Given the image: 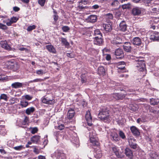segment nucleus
Here are the masks:
<instances>
[{
    "instance_id": "e2e57ef3",
    "label": "nucleus",
    "mask_w": 159,
    "mask_h": 159,
    "mask_svg": "<svg viewBox=\"0 0 159 159\" xmlns=\"http://www.w3.org/2000/svg\"><path fill=\"white\" fill-rule=\"evenodd\" d=\"M130 7V5L129 4H124L122 6L123 9H129Z\"/></svg>"
},
{
    "instance_id": "5fc2aeb1",
    "label": "nucleus",
    "mask_w": 159,
    "mask_h": 159,
    "mask_svg": "<svg viewBox=\"0 0 159 159\" xmlns=\"http://www.w3.org/2000/svg\"><path fill=\"white\" fill-rule=\"evenodd\" d=\"M106 17L107 18L109 19H112L113 18V15L110 13H108L106 15Z\"/></svg>"
},
{
    "instance_id": "2eb2a0df",
    "label": "nucleus",
    "mask_w": 159,
    "mask_h": 159,
    "mask_svg": "<svg viewBox=\"0 0 159 159\" xmlns=\"http://www.w3.org/2000/svg\"><path fill=\"white\" fill-rule=\"evenodd\" d=\"M90 143H92V145L93 147H98L100 146L99 143L96 140L94 137L91 136L90 132Z\"/></svg>"
},
{
    "instance_id": "4468645a",
    "label": "nucleus",
    "mask_w": 159,
    "mask_h": 159,
    "mask_svg": "<svg viewBox=\"0 0 159 159\" xmlns=\"http://www.w3.org/2000/svg\"><path fill=\"white\" fill-rule=\"evenodd\" d=\"M123 49L127 52H130L132 49L131 44L129 42H125L123 45Z\"/></svg>"
},
{
    "instance_id": "9d476101",
    "label": "nucleus",
    "mask_w": 159,
    "mask_h": 159,
    "mask_svg": "<svg viewBox=\"0 0 159 159\" xmlns=\"http://www.w3.org/2000/svg\"><path fill=\"white\" fill-rule=\"evenodd\" d=\"M129 145L130 147L133 149H136L137 148L138 145L136 143V139L133 138H130L129 139Z\"/></svg>"
},
{
    "instance_id": "0e129e2a",
    "label": "nucleus",
    "mask_w": 159,
    "mask_h": 159,
    "mask_svg": "<svg viewBox=\"0 0 159 159\" xmlns=\"http://www.w3.org/2000/svg\"><path fill=\"white\" fill-rule=\"evenodd\" d=\"M32 142L29 141L27 143L25 147L27 148H33V146H30L29 145H31L32 144Z\"/></svg>"
},
{
    "instance_id": "39448f33",
    "label": "nucleus",
    "mask_w": 159,
    "mask_h": 159,
    "mask_svg": "<svg viewBox=\"0 0 159 159\" xmlns=\"http://www.w3.org/2000/svg\"><path fill=\"white\" fill-rule=\"evenodd\" d=\"M130 130L134 136L138 137L140 134V133L139 129L134 126H131L130 127Z\"/></svg>"
},
{
    "instance_id": "bf43d9fd",
    "label": "nucleus",
    "mask_w": 159,
    "mask_h": 159,
    "mask_svg": "<svg viewBox=\"0 0 159 159\" xmlns=\"http://www.w3.org/2000/svg\"><path fill=\"white\" fill-rule=\"evenodd\" d=\"M81 81L82 83H85L86 82L87 79L85 75H81Z\"/></svg>"
},
{
    "instance_id": "f3484780",
    "label": "nucleus",
    "mask_w": 159,
    "mask_h": 159,
    "mask_svg": "<svg viewBox=\"0 0 159 159\" xmlns=\"http://www.w3.org/2000/svg\"><path fill=\"white\" fill-rule=\"evenodd\" d=\"M98 74L101 76H103L106 75V70L103 66H99L98 68Z\"/></svg>"
},
{
    "instance_id": "7ed1b4c3",
    "label": "nucleus",
    "mask_w": 159,
    "mask_h": 159,
    "mask_svg": "<svg viewBox=\"0 0 159 159\" xmlns=\"http://www.w3.org/2000/svg\"><path fill=\"white\" fill-rule=\"evenodd\" d=\"M136 61L137 63L135 66L137 69L140 72H143L144 74L143 75H145L147 73L145 61L144 60H136Z\"/></svg>"
},
{
    "instance_id": "4d7b16f0",
    "label": "nucleus",
    "mask_w": 159,
    "mask_h": 159,
    "mask_svg": "<svg viewBox=\"0 0 159 159\" xmlns=\"http://www.w3.org/2000/svg\"><path fill=\"white\" fill-rule=\"evenodd\" d=\"M150 111L151 112L155 114H158L159 112V110L154 109L153 108H151L150 109Z\"/></svg>"
},
{
    "instance_id": "052dcab7",
    "label": "nucleus",
    "mask_w": 159,
    "mask_h": 159,
    "mask_svg": "<svg viewBox=\"0 0 159 159\" xmlns=\"http://www.w3.org/2000/svg\"><path fill=\"white\" fill-rule=\"evenodd\" d=\"M66 56L70 58H74V57H75V55L72 54L71 53H66Z\"/></svg>"
},
{
    "instance_id": "de8ad7c7",
    "label": "nucleus",
    "mask_w": 159,
    "mask_h": 159,
    "mask_svg": "<svg viewBox=\"0 0 159 159\" xmlns=\"http://www.w3.org/2000/svg\"><path fill=\"white\" fill-rule=\"evenodd\" d=\"M7 27L5 25L0 23V29L3 30H7Z\"/></svg>"
},
{
    "instance_id": "6ab92c4d",
    "label": "nucleus",
    "mask_w": 159,
    "mask_h": 159,
    "mask_svg": "<svg viewBox=\"0 0 159 159\" xmlns=\"http://www.w3.org/2000/svg\"><path fill=\"white\" fill-rule=\"evenodd\" d=\"M42 102L44 103L52 105L55 103V100L54 99H49L48 97L44 98L42 99Z\"/></svg>"
},
{
    "instance_id": "338daca9",
    "label": "nucleus",
    "mask_w": 159,
    "mask_h": 159,
    "mask_svg": "<svg viewBox=\"0 0 159 159\" xmlns=\"http://www.w3.org/2000/svg\"><path fill=\"white\" fill-rule=\"evenodd\" d=\"M53 19L55 22H56L58 19V16L57 15H54L53 16Z\"/></svg>"
},
{
    "instance_id": "680f3d73",
    "label": "nucleus",
    "mask_w": 159,
    "mask_h": 159,
    "mask_svg": "<svg viewBox=\"0 0 159 159\" xmlns=\"http://www.w3.org/2000/svg\"><path fill=\"white\" fill-rule=\"evenodd\" d=\"M65 128L64 125L63 124H61L58 126L57 129L60 130H62Z\"/></svg>"
},
{
    "instance_id": "49530a36",
    "label": "nucleus",
    "mask_w": 159,
    "mask_h": 159,
    "mask_svg": "<svg viewBox=\"0 0 159 159\" xmlns=\"http://www.w3.org/2000/svg\"><path fill=\"white\" fill-rule=\"evenodd\" d=\"M62 30L64 32H67L70 30V28L67 26H64L62 27Z\"/></svg>"
},
{
    "instance_id": "5701e85b",
    "label": "nucleus",
    "mask_w": 159,
    "mask_h": 159,
    "mask_svg": "<svg viewBox=\"0 0 159 159\" xmlns=\"http://www.w3.org/2000/svg\"><path fill=\"white\" fill-rule=\"evenodd\" d=\"M23 84V83L15 82L11 84V87L13 88L18 89L22 87Z\"/></svg>"
},
{
    "instance_id": "a19ab883",
    "label": "nucleus",
    "mask_w": 159,
    "mask_h": 159,
    "mask_svg": "<svg viewBox=\"0 0 159 159\" xmlns=\"http://www.w3.org/2000/svg\"><path fill=\"white\" fill-rule=\"evenodd\" d=\"M94 35L95 36L98 35V36H100V35L102 36V34L100 32L99 30L97 29H96L94 31Z\"/></svg>"
},
{
    "instance_id": "473e14b6",
    "label": "nucleus",
    "mask_w": 159,
    "mask_h": 159,
    "mask_svg": "<svg viewBox=\"0 0 159 159\" xmlns=\"http://www.w3.org/2000/svg\"><path fill=\"white\" fill-rule=\"evenodd\" d=\"M150 104L152 105H157L159 103L158 99L153 98L150 99Z\"/></svg>"
},
{
    "instance_id": "4c0bfd02",
    "label": "nucleus",
    "mask_w": 159,
    "mask_h": 159,
    "mask_svg": "<svg viewBox=\"0 0 159 159\" xmlns=\"http://www.w3.org/2000/svg\"><path fill=\"white\" fill-rule=\"evenodd\" d=\"M66 157L65 154L61 152H58L57 157L58 159H65Z\"/></svg>"
},
{
    "instance_id": "0eeeda50",
    "label": "nucleus",
    "mask_w": 159,
    "mask_h": 159,
    "mask_svg": "<svg viewBox=\"0 0 159 159\" xmlns=\"http://www.w3.org/2000/svg\"><path fill=\"white\" fill-rule=\"evenodd\" d=\"M142 8L136 7H134L132 10L131 12L132 14L134 16H139L141 13Z\"/></svg>"
},
{
    "instance_id": "c756f323",
    "label": "nucleus",
    "mask_w": 159,
    "mask_h": 159,
    "mask_svg": "<svg viewBox=\"0 0 159 159\" xmlns=\"http://www.w3.org/2000/svg\"><path fill=\"white\" fill-rule=\"evenodd\" d=\"M157 35L158 34L157 32H153L150 36V39L153 41H157L158 36H157Z\"/></svg>"
},
{
    "instance_id": "f257e3e1",
    "label": "nucleus",
    "mask_w": 159,
    "mask_h": 159,
    "mask_svg": "<svg viewBox=\"0 0 159 159\" xmlns=\"http://www.w3.org/2000/svg\"><path fill=\"white\" fill-rule=\"evenodd\" d=\"M98 117L101 120L105 122H109L111 117L109 114V110L105 107L101 108L98 114Z\"/></svg>"
},
{
    "instance_id": "6e6552de",
    "label": "nucleus",
    "mask_w": 159,
    "mask_h": 159,
    "mask_svg": "<svg viewBox=\"0 0 159 159\" xmlns=\"http://www.w3.org/2000/svg\"><path fill=\"white\" fill-rule=\"evenodd\" d=\"M8 67L13 71H16L19 69L20 66L17 62H11L8 66Z\"/></svg>"
},
{
    "instance_id": "c03bdc74",
    "label": "nucleus",
    "mask_w": 159,
    "mask_h": 159,
    "mask_svg": "<svg viewBox=\"0 0 159 159\" xmlns=\"http://www.w3.org/2000/svg\"><path fill=\"white\" fill-rule=\"evenodd\" d=\"M119 134L120 137L123 139H124L126 138V136L122 130L119 131Z\"/></svg>"
},
{
    "instance_id": "bb28decb",
    "label": "nucleus",
    "mask_w": 159,
    "mask_h": 159,
    "mask_svg": "<svg viewBox=\"0 0 159 159\" xmlns=\"http://www.w3.org/2000/svg\"><path fill=\"white\" fill-rule=\"evenodd\" d=\"M129 108L133 111H136L138 110L139 107L138 105L136 103L130 104L129 105Z\"/></svg>"
},
{
    "instance_id": "13d9d810",
    "label": "nucleus",
    "mask_w": 159,
    "mask_h": 159,
    "mask_svg": "<svg viewBox=\"0 0 159 159\" xmlns=\"http://www.w3.org/2000/svg\"><path fill=\"white\" fill-rule=\"evenodd\" d=\"M38 131V128L37 127H34L32 128L31 133L32 134H34L37 133Z\"/></svg>"
},
{
    "instance_id": "72a5a7b5",
    "label": "nucleus",
    "mask_w": 159,
    "mask_h": 159,
    "mask_svg": "<svg viewBox=\"0 0 159 159\" xmlns=\"http://www.w3.org/2000/svg\"><path fill=\"white\" fill-rule=\"evenodd\" d=\"M103 27L104 30L106 31L110 32L111 30V26L109 24L104 25Z\"/></svg>"
},
{
    "instance_id": "1a4fd4ad",
    "label": "nucleus",
    "mask_w": 159,
    "mask_h": 159,
    "mask_svg": "<svg viewBox=\"0 0 159 159\" xmlns=\"http://www.w3.org/2000/svg\"><path fill=\"white\" fill-rule=\"evenodd\" d=\"M103 42L102 36V35L96 36L93 40L94 43L97 45H101L103 43Z\"/></svg>"
},
{
    "instance_id": "8fccbe9b",
    "label": "nucleus",
    "mask_w": 159,
    "mask_h": 159,
    "mask_svg": "<svg viewBox=\"0 0 159 159\" xmlns=\"http://www.w3.org/2000/svg\"><path fill=\"white\" fill-rule=\"evenodd\" d=\"M46 0H39L38 2L39 4L42 7L44 6Z\"/></svg>"
},
{
    "instance_id": "4be33fe9",
    "label": "nucleus",
    "mask_w": 159,
    "mask_h": 159,
    "mask_svg": "<svg viewBox=\"0 0 159 159\" xmlns=\"http://www.w3.org/2000/svg\"><path fill=\"white\" fill-rule=\"evenodd\" d=\"M125 153L128 157L130 159H132L133 157L132 151L128 148H126L125 149Z\"/></svg>"
},
{
    "instance_id": "864d4df0",
    "label": "nucleus",
    "mask_w": 159,
    "mask_h": 159,
    "mask_svg": "<svg viewBox=\"0 0 159 159\" xmlns=\"http://www.w3.org/2000/svg\"><path fill=\"white\" fill-rule=\"evenodd\" d=\"M150 156L152 159H157V158L158 155L155 152L151 154Z\"/></svg>"
},
{
    "instance_id": "a878e982",
    "label": "nucleus",
    "mask_w": 159,
    "mask_h": 159,
    "mask_svg": "<svg viewBox=\"0 0 159 159\" xmlns=\"http://www.w3.org/2000/svg\"><path fill=\"white\" fill-rule=\"evenodd\" d=\"M40 139V136L35 135L31 137L30 140L33 143L37 144L39 141Z\"/></svg>"
},
{
    "instance_id": "a18cd8bd",
    "label": "nucleus",
    "mask_w": 159,
    "mask_h": 159,
    "mask_svg": "<svg viewBox=\"0 0 159 159\" xmlns=\"http://www.w3.org/2000/svg\"><path fill=\"white\" fill-rule=\"evenodd\" d=\"M119 3V2L118 0H114L111 4V6L113 7H116L118 5Z\"/></svg>"
},
{
    "instance_id": "f03ea898",
    "label": "nucleus",
    "mask_w": 159,
    "mask_h": 159,
    "mask_svg": "<svg viewBox=\"0 0 159 159\" xmlns=\"http://www.w3.org/2000/svg\"><path fill=\"white\" fill-rule=\"evenodd\" d=\"M136 61L137 63L135 66L137 69L140 72H143L144 74L143 75H145L147 73L145 61L144 60H136Z\"/></svg>"
},
{
    "instance_id": "37998d69",
    "label": "nucleus",
    "mask_w": 159,
    "mask_h": 159,
    "mask_svg": "<svg viewBox=\"0 0 159 159\" xmlns=\"http://www.w3.org/2000/svg\"><path fill=\"white\" fill-rule=\"evenodd\" d=\"M7 79V76L5 75L2 74L0 72V80L4 81L6 80Z\"/></svg>"
},
{
    "instance_id": "6e6d98bb",
    "label": "nucleus",
    "mask_w": 159,
    "mask_h": 159,
    "mask_svg": "<svg viewBox=\"0 0 159 159\" xmlns=\"http://www.w3.org/2000/svg\"><path fill=\"white\" fill-rule=\"evenodd\" d=\"M36 73L37 74L39 75H43V74L45 73V72H44L43 70H37Z\"/></svg>"
},
{
    "instance_id": "79ce46f5",
    "label": "nucleus",
    "mask_w": 159,
    "mask_h": 159,
    "mask_svg": "<svg viewBox=\"0 0 159 159\" xmlns=\"http://www.w3.org/2000/svg\"><path fill=\"white\" fill-rule=\"evenodd\" d=\"M36 28V26L35 25H33L32 26H28L27 29V30L28 31H32L33 30H34Z\"/></svg>"
},
{
    "instance_id": "7c9ffc66",
    "label": "nucleus",
    "mask_w": 159,
    "mask_h": 159,
    "mask_svg": "<svg viewBox=\"0 0 159 159\" xmlns=\"http://www.w3.org/2000/svg\"><path fill=\"white\" fill-rule=\"evenodd\" d=\"M35 111V108L34 107H32L27 108L25 110V113L28 115L33 113Z\"/></svg>"
},
{
    "instance_id": "423d86ee",
    "label": "nucleus",
    "mask_w": 159,
    "mask_h": 159,
    "mask_svg": "<svg viewBox=\"0 0 159 159\" xmlns=\"http://www.w3.org/2000/svg\"><path fill=\"white\" fill-rule=\"evenodd\" d=\"M132 43L133 45L137 46H141L142 47H143L144 45L142 43L141 39L139 37H135L134 38L132 39Z\"/></svg>"
},
{
    "instance_id": "69168bd1",
    "label": "nucleus",
    "mask_w": 159,
    "mask_h": 159,
    "mask_svg": "<svg viewBox=\"0 0 159 159\" xmlns=\"http://www.w3.org/2000/svg\"><path fill=\"white\" fill-rule=\"evenodd\" d=\"M117 96L118 99H122L125 97V95L123 94H117Z\"/></svg>"
},
{
    "instance_id": "09e8293b",
    "label": "nucleus",
    "mask_w": 159,
    "mask_h": 159,
    "mask_svg": "<svg viewBox=\"0 0 159 159\" xmlns=\"http://www.w3.org/2000/svg\"><path fill=\"white\" fill-rule=\"evenodd\" d=\"M24 97L25 99L29 101L31 100L33 98L32 96L28 94L24 95Z\"/></svg>"
},
{
    "instance_id": "e433bc0d",
    "label": "nucleus",
    "mask_w": 159,
    "mask_h": 159,
    "mask_svg": "<svg viewBox=\"0 0 159 159\" xmlns=\"http://www.w3.org/2000/svg\"><path fill=\"white\" fill-rule=\"evenodd\" d=\"M9 97L7 95L4 93L1 94L0 96V100H3L7 101L8 100Z\"/></svg>"
},
{
    "instance_id": "b1692460",
    "label": "nucleus",
    "mask_w": 159,
    "mask_h": 159,
    "mask_svg": "<svg viewBox=\"0 0 159 159\" xmlns=\"http://www.w3.org/2000/svg\"><path fill=\"white\" fill-rule=\"evenodd\" d=\"M46 48L50 52L56 53V50L52 45H48L46 46Z\"/></svg>"
},
{
    "instance_id": "f8f14e48",
    "label": "nucleus",
    "mask_w": 159,
    "mask_h": 159,
    "mask_svg": "<svg viewBox=\"0 0 159 159\" xmlns=\"http://www.w3.org/2000/svg\"><path fill=\"white\" fill-rule=\"evenodd\" d=\"M1 47L6 50L10 51L11 50V47L8 45L6 40L2 41L0 42Z\"/></svg>"
},
{
    "instance_id": "ea45409f",
    "label": "nucleus",
    "mask_w": 159,
    "mask_h": 159,
    "mask_svg": "<svg viewBox=\"0 0 159 159\" xmlns=\"http://www.w3.org/2000/svg\"><path fill=\"white\" fill-rule=\"evenodd\" d=\"M29 118L27 116H25L24 120L22 121V124L23 125H25L28 124Z\"/></svg>"
},
{
    "instance_id": "a211bd4d",
    "label": "nucleus",
    "mask_w": 159,
    "mask_h": 159,
    "mask_svg": "<svg viewBox=\"0 0 159 159\" xmlns=\"http://www.w3.org/2000/svg\"><path fill=\"white\" fill-rule=\"evenodd\" d=\"M125 63L124 61H120L117 63V68L123 71V72L125 71Z\"/></svg>"
},
{
    "instance_id": "603ef678",
    "label": "nucleus",
    "mask_w": 159,
    "mask_h": 159,
    "mask_svg": "<svg viewBox=\"0 0 159 159\" xmlns=\"http://www.w3.org/2000/svg\"><path fill=\"white\" fill-rule=\"evenodd\" d=\"M36 146H33V148H34L33 152L36 154H38L39 153V150L37 148Z\"/></svg>"
},
{
    "instance_id": "393cba45",
    "label": "nucleus",
    "mask_w": 159,
    "mask_h": 159,
    "mask_svg": "<svg viewBox=\"0 0 159 159\" xmlns=\"http://www.w3.org/2000/svg\"><path fill=\"white\" fill-rule=\"evenodd\" d=\"M65 133V134L69 138L72 137L73 134L74 133V132L72 130L68 128H66Z\"/></svg>"
},
{
    "instance_id": "cd10ccee",
    "label": "nucleus",
    "mask_w": 159,
    "mask_h": 159,
    "mask_svg": "<svg viewBox=\"0 0 159 159\" xmlns=\"http://www.w3.org/2000/svg\"><path fill=\"white\" fill-rule=\"evenodd\" d=\"M122 40L121 38L119 36H116L112 41V43L115 45L120 44L122 43Z\"/></svg>"
},
{
    "instance_id": "20e7f679",
    "label": "nucleus",
    "mask_w": 159,
    "mask_h": 159,
    "mask_svg": "<svg viewBox=\"0 0 159 159\" xmlns=\"http://www.w3.org/2000/svg\"><path fill=\"white\" fill-rule=\"evenodd\" d=\"M85 118L88 125L90 126H91L92 125V118L91 116L90 112L89 110L87 111Z\"/></svg>"
},
{
    "instance_id": "9b49d317",
    "label": "nucleus",
    "mask_w": 159,
    "mask_h": 159,
    "mask_svg": "<svg viewBox=\"0 0 159 159\" xmlns=\"http://www.w3.org/2000/svg\"><path fill=\"white\" fill-rule=\"evenodd\" d=\"M115 54L117 58H122L124 56L123 50L120 48H118L116 50Z\"/></svg>"
},
{
    "instance_id": "aec40b11",
    "label": "nucleus",
    "mask_w": 159,
    "mask_h": 159,
    "mask_svg": "<svg viewBox=\"0 0 159 159\" xmlns=\"http://www.w3.org/2000/svg\"><path fill=\"white\" fill-rule=\"evenodd\" d=\"M97 20V16L95 15H91L88 16L86 20L88 22L92 23L95 22Z\"/></svg>"
},
{
    "instance_id": "c9c22d12",
    "label": "nucleus",
    "mask_w": 159,
    "mask_h": 159,
    "mask_svg": "<svg viewBox=\"0 0 159 159\" xmlns=\"http://www.w3.org/2000/svg\"><path fill=\"white\" fill-rule=\"evenodd\" d=\"M88 1L86 0H81L79 2V7L80 8L83 9L84 8V7L82 6V4L86 5L87 4Z\"/></svg>"
},
{
    "instance_id": "3c124183",
    "label": "nucleus",
    "mask_w": 159,
    "mask_h": 159,
    "mask_svg": "<svg viewBox=\"0 0 159 159\" xmlns=\"http://www.w3.org/2000/svg\"><path fill=\"white\" fill-rule=\"evenodd\" d=\"M23 148L22 145H20L19 146H17L13 148L16 150L20 151Z\"/></svg>"
},
{
    "instance_id": "58836bf2",
    "label": "nucleus",
    "mask_w": 159,
    "mask_h": 159,
    "mask_svg": "<svg viewBox=\"0 0 159 159\" xmlns=\"http://www.w3.org/2000/svg\"><path fill=\"white\" fill-rule=\"evenodd\" d=\"M112 139L115 141H118L120 140V138L116 133H115L112 135Z\"/></svg>"
},
{
    "instance_id": "2f4dec72",
    "label": "nucleus",
    "mask_w": 159,
    "mask_h": 159,
    "mask_svg": "<svg viewBox=\"0 0 159 159\" xmlns=\"http://www.w3.org/2000/svg\"><path fill=\"white\" fill-rule=\"evenodd\" d=\"M61 39V43L64 45L66 47H69L70 45V43L67 41L66 38L61 37L60 38Z\"/></svg>"
},
{
    "instance_id": "f704fd0d",
    "label": "nucleus",
    "mask_w": 159,
    "mask_h": 159,
    "mask_svg": "<svg viewBox=\"0 0 159 159\" xmlns=\"http://www.w3.org/2000/svg\"><path fill=\"white\" fill-rule=\"evenodd\" d=\"M29 103L27 101L24 100H22L20 101L19 104L22 108L26 107L29 105Z\"/></svg>"
},
{
    "instance_id": "774afa93",
    "label": "nucleus",
    "mask_w": 159,
    "mask_h": 159,
    "mask_svg": "<svg viewBox=\"0 0 159 159\" xmlns=\"http://www.w3.org/2000/svg\"><path fill=\"white\" fill-rule=\"evenodd\" d=\"M111 58V55L109 54H107L106 56V59L107 61H110Z\"/></svg>"
},
{
    "instance_id": "412c9836",
    "label": "nucleus",
    "mask_w": 159,
    "mask_h": 159,
    "mask_svg": "<svg viewBox=\"0 0 159 159\" xmlns=\"http://www.w3.org/2000/svg\"><path fill=\"white\" fill-rule=\"evenodd\" d=\"M75 115V111L74 109L70 108L67 114V118L69 119H71L73 118Z\"/></svg>"
},
{
    "instance_id": "c85d7f7f",
    "label": "nucleus",
    "mask_w": 159,
    "mask_h": 159,
    "mask_svg": "<svg viewBox=\"0 0 159 159\" xmlns=\"http://www.w3.org/2000/svg\"><path fill=\"white\" fill-rule=\"evenodd\" d=\"M112 150L113 152L115 153V155L118 158H121V156L119 152V149L116 147H112Z\"/></svg>"
},
{
    "instance_id": "ddd939ff",
    "label": "nucleus",
    "mask_w": 159,
    "mask_h": 159,
    "mask_svg": "<svg viewBox=\"0 0 159 159\" xmlns=\"http://www.w3.org/2000/svg\"><path fill=\"white\" fill-rule=\"evenodd\" d=\"M119 29L122 32H125L127 30V25L125 21L122 20L120 23Z\"/></svg>"
},
{
    "instance_id": "dca6fc26",
    "label": "nucleus",
    "mask_w": 159,
    "mask_h": 159,
    "mask_svg": "<svg viewBox=\"0 0 159 159\" xmlns=\"http://www.w3.org/2000/svg\"><path fill=\"white\" fill-rule=\"evenodd\" d=\"M18 20V18L13 16L10 19H8L7 20V21H9L6 23V25L8 26H11L13 23H16Z\"/></svg>"
}]
</instances>
